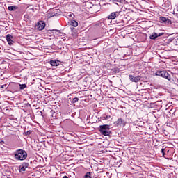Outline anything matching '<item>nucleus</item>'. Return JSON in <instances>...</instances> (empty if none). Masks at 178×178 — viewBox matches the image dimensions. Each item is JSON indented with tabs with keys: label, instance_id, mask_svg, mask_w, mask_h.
I'll use <instances>...</instances> for the list:
<instances>
[{
	"label": "nucleus",
	"instance_id": "f257e3e1",
	"mask_svg": "<svg viewBox=\"0 0 178 178\" xmlns=\"http://www.w3.org/2000/svg\"><path fill=\"white\" fill-rule=\"evenodd\" d=\"M14 158L16 161H25L27 159V152L22 149H17L14 152Z\"/></svg>",
	"mask_w": 178,
	"mask_h": 178
},
{
	"label": "nucleus",
	"instance_id": "f03ea898",
	"mask_svg": "<svg viewBox=\"0 0 178 178\" xmlns=\"http://www.w3.org/2000/svg\"><path fill=\"white\" fill-rule=\"evenodd\" d=\"M155 76L163 77V79H165L166 80H168V81L172 80V72L166 71V70L156 71Z\"/></svg>",
	"mask_w": 178,
	"mask_h": 178
},
{
	"label": "nucleus",
	"instance_id": "7ed1b4c3",
	"mask_svg": "<svg viewBox=\"0 0 178 178\" xmlns=\"http://www.w3.org/2000/svg\"><path fill=\"white\" fill-rule=\"evenodd\" d=\"M98 130L102 136H111V134H112V131H111V125H100Z\"/></svg>",
	"mask_w": 178,
	"mask_h": 178
},
{
	"label": "nucleus",
	"instance_id": "20e7f679",
	"mask_svg": "<svg viewBox=\"0 0 178 178\" xmlns=\"http://www.w3.org/2000/svg\"><path fill=\"white\" fill-rule=\"evenodd\" d=\"M45 26H46L45 22L39 21L35 25V29L39 31H41L42 30H44L45 29Z\"/></svg>",
	"mask_w": 178,
	"mask_h": 178
},
{
	"label": "nucleus",
	"instance_id": "39448f33",
	"mask_svg": "<svg viewBox=\"0 0 178 178\" xmlns=\"http://www.w3.org/2000/svg\"><path fill=\"white\" fill-rule=\"evenodd\" d=\"M159 21L161 22V23H163V24H172V21L165 17H159Z\"/></svg>",
	"mask_w": 178,
	"mask_h": 178
},
{
	"label": "nucleus",
	"instance_id": "423d86ee",
	"mask_svg": "<svg viewBox=\"0 0 178 178\" xmlns=\"http://www.w3.org/2000/svg\"><path fill=\"white\" fill-rule=\"evenodd\" d=\"M116 17H119V12H113L108 17V20H115Z\"/></svg>",
	"mask_w": 178,
	"mask_h": 178
},
{
	"label": "nucleus",
	"instance_id": "0eeeda50",
	"mask_svg": "<svg viewBox=\"0 0 178 178\" xmlns=\"http://www.w3.org/2000/svg\"><path fill=\"white\" fill-rule=\"evenodd\" d=\"M129 79L133 83H138V81H140L141 80V76H134L133 75H129Z\"/></svg>",
	"mask_w": 178,
	"mask_h": 178
},
{
	"label": "nucleus",
	"instance_id": "6e6552de",
	"mask_svg": "<svg viewBox=\"0 0 178 178\" xmlns=\"http://www.w3.org/2000/svg\"><path fill=\"white\" fill-rule=\"evenodd\" d=\"M126 120H123V118H119L118 120L115 122V124L117 126H123V127L126 126Z\"/></svg>",
	"mask_w": 178,
	"mask_h": 178
},
{
	"label": "nucleus",
	"instance_id": "1a4fd4ad",
	"mask_svg": "<svg viewBox=\"0 0 178 178\" xmlns=\"http://www.w3.org/2000/svg\"><path fill=\"white\" fill-rule=\"evenodd\" d=\"M29 168V163H22V165H19V172L22 173V172H26V169Z\"/></svg>",
	"mask_w": 178,
	"mask_h": 178
},
{
	"label": "nucleus",
	"instance_id": "9d476101",
	"mask_svg": "<svg viewBox=\"0 0 178 178\" xmlns=\"http://www.w3.org/2000/svg\"><path fill=\"white\" fill-rule=\"evenodd\" d=\"M13 38V36H12V35L10 34H8L6 35V40L8 45H13V44L15 43V42L12 40Z\"/></svg>",
	"mask_w": 178,
	"mask_h": 178
},
{
	"label": "nucleus",
	"instance_id": "9b49d317",
	"mask_svg": "<svg viewBox=\"0 0 178 178\" xmlns=\"http://www.w3.org/2000/svg\"><path fill=\"white\" fill-rule=\"evenodd\" d=\"M62 62H60L59 60H51L49 61V64L51 66H59Z\"/></svg>",
	"mask_w": 178,
	"mask_h": 178
},
{
	"label": "nucleus",
	"instance_id": "f8f14e48",
	"mask_svg": "<svg viewBox=\"0 0 178 178\" xmlns=\"http://www.w3.org/2000/svg\"><path fill=\"white\" fill-rule=\"evenodd\" d=\"M8 9L10 10V12H15V10H17V9H19V7L11 6H8Z\"/></svg>",
	"mask_w": 178,
	"mask_h": 178
},
{
	"label": "nucleus",
	"instance_id": "ddd939ff",
	"mask_svg": "<svg viewBox=\"0 0 178 178\" xmlns=\"http://www.w3.org/2000/svg\"><path fill=\"white\" fill-rule=\"evenodd\" d=\"M150 40H155L158 38V33L153 32L152 34L149 36Z\"/></svg>",
	"mask_w": 178,
	"mask_h": 178
},
{
	"label": "nucleus",
	"instance_id": "4468645a",
	"mask_svg": "<svg viewBox=\"0 0 178 178\" xmlns=\"http://www.w3.org/2000/svg\"><path fill=\"white\" fill-rule=\"evenodd\" d=\"M70 24L71 26H72L73 27H77V26H79V22H77L76 20L72 19L70 22Z\"/></svg>",
	"mask_w": 178,
	"mask_h": 178
},
{
	"label": "nucleus",
	"instance_id": "2eb2a0df",
	"mask_svg": "<svg viewBox=\"0 0 178 178\" xmlns=\"http://www.w3.org/2000/svg\"><path fill=\"white\" fill-rule=\"evenodd\" d=\"M115 23L117 24H119L120 26H124V21L123 19H116Z\"/></svg>",
	"mask_w": 178,
	"mask_h": 178
},
{
	"label": "nucleus",
	"instance_id": "dca6fc26",
	"mask_svg": "<svg viewBox=\"0 0 178 178\" xmlns=\"http://www.w3.org/2000/svg\"><path fill=\"white\" fill-rule=\"evenodd\" d=\"M19 90H24V88H26L27 85L26 83L24 84H19Z\"/></svg>",
	"mask_w": 178,
	"mask_h": 178
},
{
	"label": "nucleus",
	"instance_id": "f3484780",
	"mask_svg": "<svg viewBox=\"0 0 178 178\" xmlns=\"http://www.w3.org/2000/svg\"><path fill=\"white\" fill-rule=\"evenodd\" d=\"M76 102H79V97L72 99L71 104H76Z\"/></svg>",
	"mask_w": 178,
	"mask_h": 178
},
{
	"label": "nucleus",
	"instance_id": "a211bd4d",
	"mask_svg": "<svg viewBox=\"0 0 178 178\" xmlns=\"http://www.w3.org/2000/svg\"><path fill=\"white\" fill-rule=\"evenodd\" d=\"M103 120H108V119H111V115H106V114H104L102 116Z\"/></svg>",
	"mask_w": 178,
	"mask_h": 178
},
{
	"label": "nucleus",
	"instance_id": "6ab92c4d",
	"mask_svg": "<svg viewBox=\"0 0 178 178\" xmlns=\"http://www.w3.org/2000/svg\"><path fill=\"white\" fill-rule=\"evenodd\" d=\"M97 25L99 26V27H102V29L105 27V24L104 22H98Z\"/></svg>",
	"mask_w": 178,
	"mask_h": 178
},
{
	"label": "nucleus",
	"instance_id": "aec40b11",
	"mask_svg": "<svg viewBox=\"0 0 178 178\" xmlns=\"http://www.w3.org/2000/svg\"><path fill=\"white\" fill-rule=\"evenodd\" d=\"M84 178H92L91 177V172H88L84 175Z\"/></svg>",
	"mask_w": 178,
	"mask_h": 178
},
{
	"label": "nucleus",
	"instance_id": "412c9836",
	"mask_svg": "<svg viewBox=\"0 0 178 178\" xmlns=\"http://www.w3.org/2000/svg\"><path fill=\"white\" fill-rule=\"evenodd\" d=\"M8 87L9 86H8V84H4V85L0 86V89L3 90V88H6V89H8Z\"/></svg>",
	"mask_w": 178,
	"mask_h": 178
},
{
	"label": "nucleus",
	"instance_id": "4be33fe9",
	"mask_svg": "<svg viewBox=\"0 0 178 178\" xmlns=\"http://www.w3.org/2000/svg\"><path fill=\"white\" fill-rule=\"evenodd\" d=\"M73 13H68L67 14V17H73Z\"/></svg>",
	"mask_w": 178,
	"mask_h": 178
},
{
	"label": "nucleus",
	"instance_id": "5701e85b",
	"mask_svg": "<svg viewBox=\"0 0 178 178\" xmlns=\"http://www.w3.org/2000/svg\"><path fill=\"white\" fill-rule=\"evenodd\" d=\"M51 113L53 118H56V116H55V113H55V111L54 110L51 111Z\"/></svg>",
	"mask_w": 178,
	"mask_h": 178
},
{
	"label": "nucleus",
	"instance_id": "b1692460",
	"mask_svg": "<svg viewBox=\"0 0 178 178\" xmlns=\"http://www.w3.org/2000/svg\"><path fill=\"white\" fill-rule=\"evenodd\" d=\"M31 131H27L26 132H25V136H30V134H31Z\"/></svg>",
	"mask_w": 178,
	"mask_h": 178
},
{
	"label": "nucleus",
	"instance_id": "393cba45",
	"mask_svg": "<svg viewBox=\"0 0 178 178\" xmlns=\"http://www.w3.org/2000/svg\"><path fill=\"white\" fill-rule=\"evenodd\" d=\"M161 154H163V156H165V155H166V154L165 153V149H161Z\"/></svg>",
	"mask_w": 178,
	"mask_h": 178
},
{
	"label": "nucleus",
	"instance_id": "a878e982",
	"mask_svg": "<svg viewBox=\"0 0 178 178\" xmlns=\"http://www.w3.org/2000/svg\"><path fill=\"white\" fill-rule=\"evenodd\" d=\"M54 16H58V13H55V12L51 13V17H54Z\"/></svg>",
	"mask_w": 178,
	"mask_h": 178
},
{
	"label": "nucleus",
	"instance_id": "bb28decb",
	"mask_svg": "<svg viewBox=\"0 0 178 178\" xmlns=\"http://www.w3.org/2000/svg\"><path fill=\"white\" fill-rule=\"evenodd\" d=\"M163 33H157V38L158 37H162V35H163Z\"/></svg>",
	"mask_w": 178,
	"mask_h": 178
},
{
	"label": "nucleus",
	"instance_id": "cd10ccee",
	"mask_svg": "<svg viewBox=\"0 0 178 178\" xmlns=\"http://www.w3.org/2000/svg\"><path fill=\"white\" fill-rule=\"evenodd\" d=\"M113 2H118L119 3H121L122 0H113Z\"/></svg>",
	"mask_w": 178,
	"mask_h": 178
},
{
	"label": "nucleus",
	"instance_id": "c85d7f7f",
	"mask_svg": "<svg viewBox=\"0 0 178 178\" xmlns=\"http://www.w3.org/2000/svg\"><path fill=\"white\" fill-rule=\"evenodd\" d=\"M113 72H114L115 73H119V70H118V69H114Z\"/></svg>",
	"mask_w": 178,
	"mask_h": 178
},
{
	"label": "nucleus",
	"instance_id": "c756f323",
	"mask_svg": "<svg viewBox=\"0 0 178 178\" xmlns=\"http://www.w3.org/2000/svg\"><path fill=\"white\" fill-rule=\"evenodd\" d=\"M0 144H1V145H2L3 144H5V141L1 140V141H0Z\"/></svg>",
	"mask_w": 178,
	"mask_h": 178
},
{
	"label": "nucleus",
	"instance_id": "7c9ffc66",
	"mask_svg": "<svg viewBox=\"0 0 178 178\" xmlns=\"http://www.w3.org/2000/svg\"><path fill=\"white\" fill-rule=\"evenodd\" d=\"M26 106H31V105L29 103L26 104Z\"/></svg>",
	"mask_w": 178,
	"mask_h": 178
},
{
	"label": "nucleus",
	"instance_id": "2f4dec72",
	"mask_svg": "<svg viewBox=\"0 0 178 178\" xmlns=\"http://www.w3.org/2000/svg\"><path fill=\"white\" fill-rule=\"evenodd\" d=\"M53 31H60V30H58V29H53Z\"/></svg>",
	"mask_w": 178,
	"mask_h": 178
},
{
	"label": "nucleus",
	"instance_id": "473e14b6",
	"mask_svg": "<svg viewBox=\"0 0 178 178\" xmlns=\"http://www.w3.org/2000/svg\"><path fill=\"white\" fill-rule=\"evenodd\" d=\"M140 124H144V122L140 121Z\"/></svg>",
	"mask_w": 178,
	"mask_h": 178
},
{
	"label": "nucleus",
	"instance_id": "72a5a7b5",
	"mask_svg": "<svg viewBox=\"0 0 178 178\" xmlns=\"http://www.w3.org/2000/svg\"><path fill=\"white\" fill-rule=\"evenodd\" d=\"M176 17L178 18V13L176 14Z\"/></svg>",
	"mask_w": 178,
	"mask_h": 178
},
{
	"label": "nucleus",
	"instance_id": "f704fd0d",
	"mask_svg": "<svg viewBox=\"0 0 178 178\" xmlns=\"http://www.w3.org/2000/svg\"><path fill=\"white\" fill-rule=\"evenodd\" d=\"M72 31H73V30H74V29H71Z\"/></svg>",
	"mask_w": 178,
	"mask_h": 178
}]
</instances>
